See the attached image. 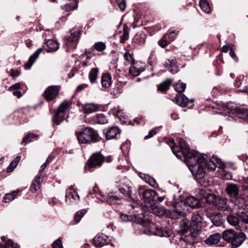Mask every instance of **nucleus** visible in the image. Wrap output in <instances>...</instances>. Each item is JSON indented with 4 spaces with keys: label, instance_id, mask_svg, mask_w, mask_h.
<instances>
[{
    "label": "nucleus",
    "instance_id": "4be33fe9",
    "mask_svg": "<svg viewBox=\"0 0 248 248\" xmlns=\"http://www.w3.org/2000/svg\"><path fill=\"white\" fill-rule=\"evenodd\" d=\"M235 233L236 232L232 229L225 230L222 233V238L225 241L231 244Z\"/></svg>",
    "mask_w": 248,
    "mask_h": 248
},
{
    "label": "nucleus",
    "instance_id": "5fc2aeb1",
    "mask_svg": "<svg viewBox=\"0 0 248 248\" xmlns=\"http://www.w3.org/2000/svg\"><path fill=\"white\" fill-rule=\"evenodd\" d=\"M243 182L242 188L244 191H246L248 189V176L243 177Z\"/></svg>",
    "mask_w": 248,
    "mask_h": 248
},
{
    "label": "nucleus",
    "instance_id": "3c124183",
    "mask_svg": "<svg viewBox=\"0 0 248 248\" xmlns=\"http://www.w3.org/2000/svg\"><path fill=\"white\" fill-rule=\"evenodd\" d=\"M158 43L159 45L162 47H166L170 43L169 41L167 40L166 35L159 40Z\"/></svg>",
    "mask_w": 248,
    "mask_h": 248
},
{
    "label": "nucleus",
    "instance_id": "cd10ccee",
    "mask_svg": "<svg viewBox=\"0 0 248 248\" xmlns=\"http://www.w3.org/2000/svg\"><path fill=\"white\" fill-rule=\"evenodd\" d=\"M65 116V113L62 112V111H59L57 110L53 117V121L58 125L64 120Z\"/></svg>",
    "mask_w": 248,
    "mask_h": 248
},
{
    "label": "nucleus",
    "instance_id": "39448f33",
    "mask_svg": "<svg viewBox=\"0 0 248 248\" xmlns=\"http://www.w3.org/2000/svg\"><path fill=\"white\" fill-rule=\"evenodd\" d=\"M104 161V156L100 152H96L93 154L90 157L88 164L90 168L100 167Z\"/></svg>",
    "mask_w": 248,
    "mask_h": 248
},
{
    "label": "nucleus",
    "instance_id": "c03bdc74",
    "mask_svg": "<svg viewBox=\"0 0 248 248\" xmlns=\"http://www.w3.org/2000/svg\"><path fill=\"white\" fill-rule=\"evenodd\" d=\"M70 103L68 102H63L60 105L58 108V111L65 114L66 110L69 108Z\"/></svg>",
    "mask_w": 248,
    "mask_h": 248
},
{
    "label": "nucleus",
    "instance_id": "49530a36",
    "mask_svg": "<svg viewBox=\"0 0 248 248\" xmlns=\"http://www.w3.org/2000/svg\"><path fill=\"white\" fill-rule=\"evenodd\" d=\"M126 196H128L134 202H137L139 201L137 195L132 193V190L129 188L126 193Z\"/></svg>",
    "mask_w": 248,
    "mask_h": 248
},
{
    "label": "nucleus",
    "instance_id": "c85d7f7f",
    "mask_svg": "<svg viewBox=\"0 0 248 248\" xmlns=\"http://www.w3.org/2000/svg\"><path fill=\"white\" fill-rule=\"evenodd\" d=\"M99 70L98 68L95 67L92 68L89 74V78L91 83L95 82L98 75Z\"/></svg>",
    "mask_w": 248,
    "mask_h": 248
},
{
    "label": "nucleus",
    "instance_id": "6e6d98bb",
    "mask_svg": "<svg viewBox=\"0 0 248 248\" xmlns=\"http://www.w3.org/2000/svg\"><path fill=\"white\" fill-rule=\"evenodd\" d=\"M53 248H63L60 239H58L54 242L53 243Z\"/></svg>",
    "mask_w": 248,
    "mask_h": 248
},
{
    "label": "nucleus",
    "instance_id": "412c9836",
    "mask_svg": "<svg viewBox=\"0 0 248 248\" xmlns=\"http://www.w3.org/2000/svg\"><path fill=\"white\" fill-rule=\"evenodd\" d=\"M221 237V235L219 233H216L210 235L208 238L204 240V242L209 245L217 244L219 242Z\"/></svg>",
    "mask_w": 248,
    "mask_h": 248
},
{
    "label": "nucleus",
    "instance_id": "1a4fd4ad",
    "mask_svg": "<svg viewBox=\"0 0 248 248\" xmlns=\"http://www.w3.org/2000/svg\"><path fill=\"white\" fill-rule=\"evenodd\" d=\"M79 200V196L77 192L71 186L66 191L65 201L67 203L70 204L78 202Z\"/></svg>",
    "mask_w": 248,
    "mask_h": 248
},
{
    "label": "nucleus",
    "instance_id": "f704fd0d",
    "mask_svg": "<svg viewBox=\"0 0 248 248\" xmlns=\"http://www.w3.org/2000/svg\"><path fill=\"white\" fill-rule=\"evenodd\" d=\"M1 239L4 242V244H0V247L1 248H16L14 247L13 242L10 239L3 236L1 237Z\"/></svg>",
    "mask_w": 248,
    "mask_h": 248
},
{
    "label": "nucleus",
    "instance_id": "bb28decb",
    "mask_svg": "<svg viewBox=\"0 0 248 248\" xmlns=\"http://www.w3.org/2000/svg\"><path fill=\"white\" fill-rule=\"evenodd\" d=\"M172 82V80L171 79H167L158 86L157 89L161 92H165L169 89L170 86Z\"/></svg>",
    "mask_w": 248,
    "mask_h": 248
},
{
    "label": "nucleus",
    "instance_id": "9b49d317",
    "mask_svg": "<svg viewBox=\"0 0 248 248\" xmlns=\"http://www.w3.org/2000/svg\"><path fill=\"white\" fill-rule=\"evenodd\" d=\"M59 88L57 86H49L46 90L44 93V97L48 101L52 100L57 96Z\"/></svg>",
    "mask_w": 248,
    "mask_h": 248
},
{
    "label": "nucleus",
    "instance_id": "69168bd1",
    "mask_svg": "<svg viewBox=\"0 0 248 248\" xmlns=\"http://www.w3.org/2000/svg\"><path fill=\"white\" fill-rule=\"evenodd\" d=\"M88 87V85L86 84H82L81 85H78L77 88V91L80 92L82 91V90L87 88Z\"/></svg>",
    "mask_w": 248,
    "mask_h": 248
},
{
    "label": "nucleus",
    "instance_id": "2eb2a0df",
    "mask_svg": "<svg viewBox=\"0 0 248 248\" xmlns=\"http://www.w3.org/2000/svg\"><path fill=\"white\" fill-rule=\"evenodd\" d=\"M185 203L193 208H198L201 205L200 200L194 196L187 197L185 201Z\"/></svg>",
    "mask_w": 248,
    "mask_h": 248
},
{
    "label": "nucleus",
    "instance_id": "e2e57ef3",
    "mask_svg": "<svg viewBox=\"0 0 248 248\" xmlns=\"http://www.w3.org/2000/svg\"><path fill=\"white\" fill-rule=\"evenodd\" d=\"M20 86H21V84L20 83H16L14 85L10 86L8 90L10 91H12L14 90L18 89L20 88Z\"/></svg>",
    "mask_w": 248,
    "mask_h": 248
},
{
    "label": "nucleus",
    "instance_id": "5701e85b",
    "mask_svg": "<svg viewBox=\"0 0 248 248\" xmlns=\"http://www.w3.org/2000/svg\"><path fill=\"white\" fill-rule=\"evenodd\" d=\"M176 103L178 105L184 107L188 103V98L184 94L177 93L175 96Z\"/></svg>",
    "mask_w": 248,
    "mask_h": 248
},
{
    "label": "nucleus",
    "instance_id": "ea45409f",
    "mask_svg": "<svg viewBox=\"0 0 248 248\" xmlns=\"http://www.w3.org/2000/svg\"><path fill=\"white\" fill-rule=\"evenodd\" d=\"M20 160V156H16V158L10 164L9 166L7 169V171L8 172L12 171L17 166Z\"/></svg>",
    "mask_w": 248,
    "mask_h": 248
},
{
    "label": "nucleus",
    "instance_id": "6e6552de",
    "mask_svg": "<svg viewBox=\"0 0 248 248\" xmlns=\"http://www.w3.org/2000/svg\"><path fill=\"white\" fill-rule=\"evenodd\" d=\"M110 240L104 234H98L93 239L92 244L95 247H102L109 244Z\"/></svg>",
    "mask_w": 248,
    "mask_h": 248
},
{
    "label": "nucleus",
    "instance_id": "0e129e2a",
    "mask_svg": "<svg viewBox=\"0 0 248 248\" xmlns=\"http://www.w3.org/2000/svg\"><path fill=\"white\" fill-rule=\"evenodd\" d=\"M242 79H240L239 78H236L235 81L234 85L236 87H241L240 89L243 88V85L241 84L242 82Z\"/></svg>",
    "mask_w": 248,
    "mask_h": 248
},
{
    "label": "nucleus",
    "instance_id": "7c9ffc66",
    "mask_svg": "<svg viewBox=\"0 0 248 248\" xmlns=\"http://www.w3.org/2000/svg\"><path fill=\"white\" fill-rule=\"evenodd\" d=\"M237 215L243 222L248 223V208L243 209L241 212L238 211Z\"/></svg>",
    "mask_w": 248,
    "mask_h": 248
},
{
    "label": "nucleus",
    "instance_id": "ddd939ff",
    "mask_svg": "<svg viewBox=\"0 0 248 248\" xmlns=\"http://www.w3.org/2000/svg\"><path fill=\"white\" fill-rule=\"evenodd\" d=\"M44 49L47 52H55L59 48L58 42L53 39H48L43 46Z\"/></svg>",
    "mask_w": 248,
    "mask_h": 248
},
{
    "label": "nucleus",
    "instance_id": "bf43d9fd",
    "mask_svg": "<svg viewBox=\"0 0 248 248\" xmlns=\"http://www.w3.org/2000/svg\"><path fill=\"white\" fill-rule=\"evenodd\" d=\"M124 59L129 63H132L133 62V58L130 53L125 52L124 54Z\"/></svg>",
    "mask_w": 248,
    "mask_h": 248
},
{
    "label": "nucleus",
    "instance_id": "393cba45",
    "mask_svg": "<svg viewBox=\"0 0 248 248\" xmlns=\"http://www.w3.org/2000/svg\"><path fill=\"white\" fill-rule=\"evenodd\" d=\"M101 83L103 87L106 88H109L111 84V77L110 75L108 73L102 75Z\"/></svg>",
    "mask_w": 248,
    "mask_h": 248
},
{
    "label": "nucleus",
    "instance_id": "79ce46f5",
    "mask_svg": "<svg viewBox=\"0 0 248 248\" xmlns=\"http://www.w3.org/2000/svg\"><path fill=\"white\" fill-rule=\"evenodd\" d=\"M96 120L98 124H105L107 123L108 120L104 114L102 113L97 114L95 116Z\"/></svg>",
    "mask_w": 248,
    "mask_h": 248
},
{
    "label": "nucleus",
    "instance_id": "0eeeda50",
    "mask_svg": "<svg viewBox=\"0 0 248 248\" xmlns=\"http://www.w3.org/2000/svg\"><path fill=\"white\" fill-rule=\"evenodd\" d=\"M156 196L157 193L154 190L147 189L145 190L142 194L144 206L146 207L148 205L154 203Z\"/></svg>",
    "mask_w": 248,
    "mask_h": 248
},
{
    "label": "nucleus",
    "instance_id": "774afa93",
    "mask_svg": "<svg viewBox=\"0 0 248 248\" xmlns=\"http://www.w3.org/2000/svg\"><path fill=\"white\" fill-rule=\"evenodd\" d=\"M20 72L17 70H11L10 75L13 77H17L20 75Z\"/></svg>",
    "mask_w": 248,
    "mask_h": 248
},
{
    "label": "nucleus",
    "instance_id": "a18cd8bd",
    "mask_svg": "<svg viewBox=\"0 0 248 248\" xmlns=\"http://www.w3.org/2000/svg\"><path fill=\"white\" fill-rule=\"evenodd\" d=\"M36 137H37V135L33 133H30L24 138L21 143L26 144L28 142H31V139Z\"/></svg>",
    "mask_w": 248,
    "mask_h": 248
},
{
    "label": "nucleus",
    "instance_id": "864d4df0",
    "mask_svg": "<svg viewBox=\"0 0 248 248\" xmlns=\"http://www.w3.org/2000/svg\"><path fill=\"white\" fill-rule=\"evenodd\" d=\"M116 2L118 6L121 11H124L126 7L125 0H116Z\"/></svg>",
    "mask_w": 248,
    "mask_h": 248
},
{
    "label": "nucleus",
    "instance_id": "c756f323",
    "mask_svg": "<svg viewBox=\"0 0 248 248\" xmlns=\"http://www.w3.org/2000/svg\"><path fill=\"white\" fill-rule=\"evenodd\" d=\"M69 2L63 6V9L65 11H71L78 7L77 0H69Z\"/></svg>",
    "mask_w": 248,
    "mask_h": 248
},
{
    "label": "nucleus",
    "instance_id": "20e7f679",
    "mask_svg": "<svg viewBox=\"0 0 248 248\" xmlns=\"http://www.w3.org/2000/svg\"><path fill=\"white\" fill-rule=\"evenodd\" d=\"M224 113H228L231 117H236L241 119H248V112L241 108L230 109L228 107L223 108Z\"/></svg>",
    "mask_w": 248,
    "mask_h": 248
},
{
    "label": "nucleus",
    "instance_id": "4d7b16f0",
    "mask_svg": "<svg viewBox=\"0 0 248 248\" xmlns=\"http://www.w3.org/2000/svg\"><path fill=\"white\" fill-rule=\"evenodd\" d=\"M52 157L51 156H48L47 159L46 160V162L41 166V170L39 171H41V174H42V171L45 169L47 164L50 162V161L52 160Z\"/></svg>",
    "mask_w": 248,
    "mask_h": 248
},
{
    "label": "nucleus",
    "instance_id": "338daca9",
    "mask_svg": "<svg viewBox=\"0 0 248 248\" xmlns=\"http://www.w3.org/2000/svg\"><path fill=\"white\" fill-rule=\"evenodd\" d=\"M135 41L137 40V42L139 44H143L145 42V39L143 38L140 37L138 35L136 36L134 39Z\"/></svg>",
    "mask_w": 248,
    "mask_h": 248
},
{
    "label": "nucleus",
    "instance_id": "8fccbe9b",
    "mask_svg": "<svg viewBox=\"0 0 248 248\" xmlns=\"http://www.w3.org/2000/svg\"><path fill=\"white\" fill-rule=\"evenodd\" d=\"M95 49L99 51H103L106 47V44L102 42H98L94 45Z\"/></svg>",
    "mask_w": 248,
    "mask_h": 248
},
{
    "label": "nucleus",
    "instance_id": "a19ab883",
    "mask_svg": "<svg viewBox=\"0 0 248 248\" xmlns=\"http://www.w3.org/2000/svg\"><path fill=\"white\" fill-rule=\"evenodd\" d=\"M186 87V84L183 82H180V81L177 83L175 85V90L178 93H181L184 92Z\"/></svg>",
    "mask_w": 248,
    "mask_h": 248
},
{
    "label": "nucleus",
    "instance_id": "c9c22d12",
    "mask_svg": "<svg viewBox=\"0 0 248 248\" xmlns=\"http://www.w3.org/2000/svg\"><path fill=\"white\" fill-rule=\"evenodd\" d=\"M199 5L202 11L206 14L211 12V8L208 2L205 0H201L199 2Z\"/></svg>",
    "mask_w": 248,
    "mask_h": 248
},
{
    "label": "nucleus",
    "instance_id": "dca6fc26",
    "mask_svg": "<svg viewBox=\"0 0 248 248\" xmlns=\"http://www.w3.org/2000/svg\"><path fill=\"white\" fill-rule=\"evenodd\" d=\"M80 33L79 29L74 28L71 30L70 35L66 37V39L69 42H76L79 39Z\"/></svg>",
    "mask_w": 248,
    "mask_h": 248
},
{
    "label": "nucleus",
    "instance_id": "473e14b6",
    "mask_svg": "<svg viewBox=\"0 0 248 248\" xmlns=\"http://www.w3.org/2000/svg\"><path fill=\"white\" fill-rule=\"evenodd\" d=\"M129 38V31L127 27L124 26L123 32L120 35V43H124Z\"/></svg>",
    "mask_w": 248,
    "mask_h": 248
},
{
    "label": "nucleus",
    "instance_id": "2f4dec72",
    "mask_svg": "<svg viewBox=\"0 0 248 248\" xmlns=\"http://www.w3.org/2000/svg\"><path fill=\"white\" fill-rule=\"evenodd\" d=\"M218 198L219 197L217 196L214 194L209 193L208 195L206 197L205 201L208 204L213 205L215 207Z\"/></svg>",
    "mask_w": 248,
    "mask_h": 248
},
{
    "label": "nucleus",
    "instance_id": "7ed1b4c3",
    "mask_svg": "<svg viewBox=\"0 0 248 248\" xmlns=\"http://www.w3.org/2000/svg\"><path fill=\"white\" fill-rule=\"evenodd\" d=\"M225 191L230 197L235 199V204H238L239 207H243L246 201L244 194L239 195V188L237 185L232 183L227 184Z\"/></svg>",
    "mask_w": 248,
    "mask_h": 248
},
{
    "label": "nucleus",
    "instance_id": "052dcab7",
    "mask_svg": "<svg viewBox=\"0 0 248 248\" xmlns=\"http://www.w3.org/2000/svg\"><path fill=\"white\" fill-rule=\"evenodd\" d=\"M155 131L154 129H153L149 132L148 134L147 135L144 137V139L147 140L150 139L153 137L155 135Z\"/></svg>",
    "mask_w": 248,
    "mask_h": 248
},
{
    "label": "nucleus",
    "instance_id": "4468645a",
    "mask_svg": "<svg viewBox=\"0 0 248 248\" xmlns=\"http://www.w3.org/2000/svg\"><path fill=\"white\" fill-rule=\"evenodd\" d=\"M147 210L157 216H161L165 214V209L163 206H157L154 202L146 207Z\"/></svg>",
    "mask_w": 248,
    "mask_h": 248
},
{
    "label": "nucleus",
    "instance_id": "09e8293b",
    "mask_svg": "<svg viewBox=\"0 0 248 248\" xmlns=\"http://www.w3.org/2000/svg\"><path fill=\"white\" fill-rule=\"evenodd\" d=\"M119 200L120 198L118 197L113 195H109L107 198V201L109 204H115Z\"/></svg>",
    "mask_w": 248,
    "mask_h": 248
},
{
    "label": "nucleus",
    "instance_id": "72a5a7b5",
    "mask_svg": "<svg viewBox=\"0 0 248 248\" xmlns=\"http://www.w3.org/2000/svg\"><path fill=\"white\" fill-rule=\"evenodd\" d=\"M19 192V190L17 189L16 190L13 191L10 193L6 194L3 198V201L5 202H9L14 200Z\"/></svg>",
    "mask_w": 248,
    "mask_h": 248
},
{
    "label": "nucleus",
    "instance_id": "e433bc0d",
    "mask_svg": "<svg viewBox=\"0 0 248 248\" xmlns=\"http://www.w3.org/2000/svg\"><path fill=\"white\" fill-rule=\"evenodd\" d=\"M196 196L198 197V198L200 200H206V197L209 194V193H207L206 191V189L203 188H198L196 191Z\"/></svg>",
    "mask_w": 248,
    "mask_h": 248
},
{
    "label": "nucleus",
    "instance_id": "b1692460",
    "mask_svg": "<svg viewBox=\"0 0 248 248\" xmlns=\"http://www.w3.org/2000/svg\"><path fill=\"white\" fill-rule=\"evenodd\" d=\"M99 107L98 105L94 103H87L83 107L85 113H91L98 110Z\"/></svg>",
    "mask_w": 248,
    "mask_h": 248
},
{
    "label": "nucleus",
    "instance_id": "37998d69",
    "mask_svg": "<svg viewBox=\"0 0 248 248\" xmlns=\"http://www.w3.org/2000/svg\"><path fill=\"white\" fill-rule=\"evenodd\" d=\"M86 212V211L83 209L76 213L74 217V221L76 223H78L80 221L81 218L83 217Z\"/></svg>",
    "mask_w": 248,
    "mask_h": 248
},
{
    "label": "nucleus",
    "instance_id": "f8f14e48",
    "mask_svg": "<svg viewBox=\"0 0 248 248\" xmlns=\"http://www.w3.org/2000/svg\"><path fill=\"white\" fill-rule=\"evenodd\" d=\"M164 66L167 68H170V71L172 74H175L179 71V67L174 57L167 59L164 63Z\"/></svg>",
    "mask_w": 248,
    "mask_h": 248
},
{
    "label": "nucleus",
    "instance_id": "13d9d810",
    "mask_svg": "<svg viewBox=\"0 0 248 248\" xmlns=\"http://www.w3.org/2000/svg\"><path fill=\"white\" fill-rule=\"evenodd\" d=\"M167 37L169 39V42L172 41L176 36V33L174 31L170 32L168 34L166 35Z\"/></svg>",
    "mask_w": 248,
    "mask_h": 248
},
{
    "label": "nucleus",
    "instance_id": "6ab92c4d",
    "mask_svg": "<svg viewBox=\"0 0 248 248\" xmlns=\"http://www.w3.org/2000/svg\"><path fill=\"white\" fill-rule=\"evenodd\" d=\"M120 130L117 127L110 128L106 133V139L108 140L117 138L120 135Z\"/></svg>",
    "mask_w": 248,
    "mask_h": 248
},
{
    "label": "nucleus",
    "instance_id": "a211bd4d",
    "mask_svg": "<svg viewBox=\"0 0 248 248\" xmlns=\"http://www.w3.org/2000/svg\"><path fill=\"white\" fill-rule=\"evenodd\" d=\"M215 207L217 209L221 211H225L228 210L230 207L228 204V199L226 198H221L219 197Z\"/></svg>",
    "mask_w": 248,
    "mask_h": 248
},
{
    "label": "nucleus",
    "instance_id": "58836bf2",
    "mask_svg": "<svg viewBox=\"0 0 248 248\" xmlns=\"http://www.w3.org/2000/svg\"><path fill=\"white\" fill-rule=\"evenodd\" d=\"M241 84L243 85V88L238 90V92L248 93V77H243Z\"/></svg>",
    "mask_w": 248,
    "mask_h": 248
},
{
    "label": "nucleus",
    "instance_id": "603ef678",
    "mask_svg": "<svg viewBox=\"0 0 248 248\" xmlns=\"http://www.w3.org/2000/svg\"><path fill=\"white\" fill-rule=\"evenodd\" d=\"M201 229L200 227H196L195 228L191 229L190 230V235L193 237H197L199 236L200 233Z\"/></svg>",
    "mask_w": 248,
    "mask_h": 248
},
{
    "label": "nucleus",
    "instance_id": "aec40b11",
    "mask_svg": "<svg viewBox=\"0 0 248 248\" xmlns=\"http://www.w3.org/2000/svg\"><path fill=\"white\" fill-rule=\"evenodd\" d=\"M42 51L43 48H39L30 57L28 61L25 64V69H30L31 67Z\"/></svg>",
    "mask_w": 248,
    "mask_h": 248
},
{
    "label": "nucleus",
    "instance_id": "4c0bfd02",
    "mask_svg": "<svg viewBox=\"0 0 248 248\" xmlns=\"http://www.w3.org/2000/svg\"><path fill=\"white\" fill-rule=\"evenodd\" d=\"M227 220L228 222L232 226H236L238 225L239 220L238 218L234 215H231L227 217Z\"/></svg>",
    "mask_w": 248,
    "mask_h": 248
},
{
    "label": "nucleus",
    "instance_id": "f03ea898",
    "mask_svg": "<svg viewBox=\"0 0 248 248\" xmlns=\"http://www.w3.org/2000/svg\"><path fill=\"white\" fill-rule=\"evenodd\" d=\"M75 135L78 142L80 144H90L101 140V138L97 131L89 127L83 128L81 131L76 132Z\"/></svg>",
    "mask_w": 248,
    "mask_h": 248
},
{
    "label": "nucleus",
    "instance_id": "423d86ee",
    "mask_svg": "<svg viewBox=\"0 0 248 248\" xmlns=\"http://www.w3.org/2000/svg\"><path fill=\"white\" fill-rule=\"evenodd\" d=\"M205 155V161H204L203 164L206 169H207L208 171H214L217 167L220 168L222 163L220 161V159L213 156L209 160L206 159Z\"/></svg>",
    "mask_w": 248,
    "mask_h": 248
},
{
    "label": "nucleus",
    "instance_id": "f3484780",
    "mask_svg": "<svg viewBox=\"0 0 248 248\" xmlns=\"http://www.w3.org/2000/svg\"><path fill=\"white\" fill-rule=\"evenodd\" d=\"M43 179V175L41 174V171H39L37 177L33 181L31 186L30 189L31 192H35L40 188Z\"/></svg>",
    "mask_w": 248,
    "mask_h": 248
},
{
    "label": "nucleus",
    "instance_id": "de8ad7c7",
    "mask_svg": "<svg viewBox=\"0 0 248 248\" xmlns=\"http://www.w3.org/2000/svg\"><path fill=\"white\" fill-rule=\"evenodd\" d=\"M129 73L133 76L137 77L140 74L141 71L136 66H131L129 68Z\"/></svg>",
    "mask_w": 248,
    "mask_h": 248
},
{
    "label": "nucleus",
    "instance_id": "a878e982",
    "mask_svg": "<svg viewBox=\"0 0 248 248\" xmlns=\"http://www.w3.org/2000/svg\"><path fill=\"white\" fill-rule=\"evenodd\" d=\"M202 218L198 214H193L191 218V227H199L202 223Z\"/></svg>",
    "mask_w": 248,
    "mask_h": 248
},
{
    "label": "nucleus",
    "instance_id": "f257e3e1",
    "mask_svg": "<svg viewBox=\"0 0 248 248\" xmlns=\"http://www.w3.org/2000/svg\"><path fill=\"white\" fill-rule=\"evenodd\" d=\"M179 146H176L174 140H169L167 143L176 156L184 160L191 171L192 175L197 179L204 177L206 168L203 164L205 155L196 151L190 150L184 140L179 138L177 140Z\"/></svg>",
    "mask_w": 248,
    "mask_h": 248
},
{
    "label": "nucleus",
    "instance_id": "9d476101",
    "mask_svg": "<svg viewBox=\"0 0 248 248\" xmlns=\"http://www.w3.org/2000/svg\"><path fill=\"white\" fill-rule=\"evenodd\" d=\"M246 239V234L242 232H236L233 238L231 246L233 248H237L240 246Z\"/></svg>",
    "mask_w": 248,
    "mask_h": 248
},
{
    "label": "nucleus",
    "instance_id": "680f3d73",
    "mask_svg": "<svg viewBox=\"0 0 248 248\" xmlns=\"http://www.w3.org/2000/svg\"><path fill=\"white\" fill-rule=\"evenodd\" d=\"M120 218L124 222H127L131 220V217L128 216L126 214H121Z\"/></svg>",
    "mask_w": 248,
    "mask_h": 248
}]
</instances>
